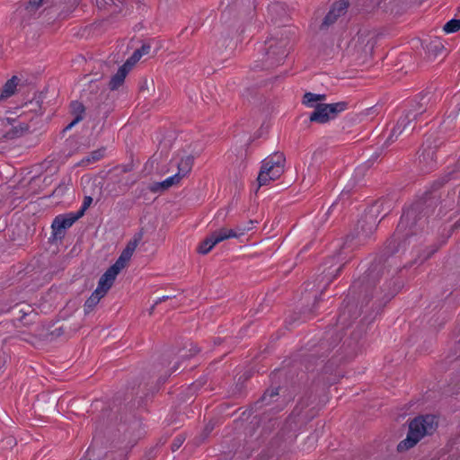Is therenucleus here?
I'll list each match as a JSON object with an SVG mask.
<instances>
[{
  "label": "nucleus",
  "instance_id": "nucleus-1",
  "mask_svg": "<svg viewBox=\"0 0 460 460\" xmlns=\"http://www.w3.org/2000/svg\"><path fill=\"white\" fill-rule=\"evenodd\" d=\"M289 38L288 30L277 31L260 45L258 51L261 58L255 61L253 69H272L283 64L288 56Z\"/></svg>",
  "mask_w": 460,
  "mask_h": 460
},
{
  "label": "nucleus",
  "instance_id": "nucleus-2",
  "mask_svg": "<svg viewBox=\"0 0 460 460\" xmlns=\"http://www.w3.org/2000/svg\"><path fill=\"white\" fill-rule=\"evenodd\" d=\"M437 426L436 417L433 415L415 418L409 425L407 438L398 444V451L413 447L424 436L432 434Z\"/></svg>",
  "mask_w": 460,
  "mask_h": 460
},
{
  "label": "nucleus",
  "instance_id": "nucleus-3",
  "mask_svg": "<svg viewBox=\"0 0 460 460\" xmlns=\"http://www.w3.org/2000/svg\"><path fill=\"white\" fill-rule=\"evenodd\" d=\"M325 100V94L305 93L303 96L302 103L314 109L310 115H335L349 111V109L354 106L345 101L333 103L323 102Z\"/></svg>",
  "mask_w": 460,
  "mask_h": 460
},
{
  "label": "nucleus",
  "instance_id": "nucleus-4",
  "mask_svg": "<svg viewBox=\"0 0 460 460\" xmlns=\"http://www.w3.org/2000/svg\"><path fill=\"white\" fill-rule=\"evenodd\" d=\"M285 156L281 153H275L262 161L257 181L259 187L266 186L270 181L279 179L284 172Z\"/></svg>",
  "mask_w": 460,
  "mask_h": 460
},
{
  "label": "nucleus",
  "instance_id": "nucleus-5",
  "mask_svg": "<svg viewBox=\"0 0 460 460\" xmlns=\"http://www.w3.org/2000/svg\"><path fill=\"white\" fill-rule=\"evenodd\" d=\"M349 7V2L348 0H339L334 2L331 5L329 12L324 16L320 25V30H327L330 26L333 25L339 18L347 13Z\"/></svg>",
  "mask_w": 460,
  "mask_h": 460
},
{
  "label": "nucleus",
  "instance_id": "nucleus-6",
  "mask_svg": "<svg viewBox=\"0 0 460 460\" xmlns=\"http://www.w3.org/2000/svg\"><path fill=\"white\" fill-rule=\"evenodd\" d=\"M25 86H28L27 80L13 75L0 87V103L22 92Z\"/></svg>",
  "mask_w": 460,
  "mask_h": 460
},
{
  "label": "nucleus",
  "instance_id": "nucleus-7",
  "mask_svg": "<svg viewBox=\"0 0 460 460\" xmlns=\"http://www.w3.org/2000/svg\"><path fill=\"white\" fill-rule=\"evenodd\" d=\"M80 217V215L67 214L59 215L55 217L52 222V234L55 239H60L63 237L65 230L73 226V224Z\"/></svg>",
  "mask_w": 460,
  "mask_h": 460
},
{
  "label": "nucleus",
  "instance_id": "nucleus-8",
  "mask_svg": "<svg viewBox=\"0 0 460 460\" xmlns=\"http://www.w3.org/2000/svg\"><path fill=\"white\" fill-rule=\"evenodd\" d=\"M250 226H237L234 229L229 228H220L215 232H213L211 234L214 238V241L216 243H219L225 240H227L229 238H238L241 235H243L247 231L251 230L252 228V222H250Z\"/></svg>",
  "mask_w": 460,
  "mask_h": 460
},
{
  "label": "nucleus",
  "instance_id": "nucleus-9",
  "mask_svg": "<svg viewBox=\"0 0 460 460\" xmlns=\"http://www.w3.org/2000/svg\"><path fill=\"white\" fill-rule=\"evenodd\" d=\"M22 114L26 115L28 113L43 114V113H53L52 110L48 109V105L44 104L42 96L40 94L34 97L29 102H25L21 105Z\"/></svg>",
  "mask_w": 460,
  "mask_h": 460
},
{
  "label": "nucleus",
  "instance_id": "nucleus-10",
  "mask_svg": "<svg viewBox=\"0 0 460 460\" xmlns=\"http://www.w3.org/2000/svg\"><path fill=\"white\" fill-rule=\"evenodd\" d=\"M119 272L120 271L116 270L113 266H111L99 279L96 288L106 295Z\"/></svg>",
  "mask_w": 460,
  "mask_h": 460
},
{
  "label": "nucleus",
  "instance_id": "nucleus-11",
  "mask_svg": "<svg viewBox=\"0 0 460 460\" xmlns=\"http://www.w3.org/2000/svg\"><path fill=\"white\" fill-rule=\"evenodd\" d=\"M429 102V98L428 94H420L414 100L411 102V107L408 111H406L405 115L414 114V115H423L428 111V104Z\"/></svg>",
  "mask_w": 460,
  "mask_h": 460
},
{
  "label": "nucleus",
  "instance_id": "nucleus-12",
  "mask_svg": "<svg viewBox=\"0 0 460 460\" xmlns=\"http://www.w3.org/2000/svg\"><path fill=\"white\" fill-rule=\"evenodd\" d=\"M137 246V241L134 240L129 242L126 248L122 251L121 254L119 255V259L116 261V262L112 265L116 270L121 271L123 270L127 263L131 259L136 248Z\"/></svg>",
  "mask_w": 460,
  "mask_h": 460
},
{
  "label": "nucleus",
  "instance_id": "nucleus-13",
  "mask_svg": "<svg viewBox=\"0 0 460 460\" xmlns=\"http://www.w3.org/2000/svg\"><path fill=\"white\" fill-rule=\"evenodd\" d=\"M131 68L129 61H127L117 71V73L111 78L109 86L111 90H117L125 81V78Z\"/></svg>",
  "mask_w": 460,
  "mask_h": 460
},
{
  "label": "nucleus",
  "instance_id": "nucleus-14",
  "mask_svg": "<svg viewBox=\"0 0 460 460\" xmlns=\"http://www.w3.org/2000/svg\"><path fill=\"white\" fill-rule=\"evenodd\" d=\"M269 15L271 17V20L275 22L280 21L284 22L287 18V12L285 5L281 3H273L268 7Z\"/></svg>",
  "mask_w": 460,
  "mask_h": 460
},
{
  "label": "nucleus",
  "instance_id": "nucleus-15",
  "mask_svg": "<svg viewBox=\"0 0 460 460\" xmlns=\"http://www.w3.org/2000/svg\"><path fill=\"white\" fill-rule=\"evenodd\" d=\"M426 51L429 57L437 58L440 56L445 51V47L442 40L438 38L431 40L426 45Z\"/></svg>",
  "mask_w": 460,
  "mask_h": 460
},
{
  "label": "nucleus",
  "instance_id": "nucleus-16",
  "mask_svg": "<svg viewBox=\"0 0 460 460\" xmlns=\"http://www.w3.org/2000/svg\"><path fill=\"white\" fill-rule=\"evenodd\" d=\"M104 296V293L95 288V290L92 293L90 297L84 303L85 314L91 313Z\"/></svg>",
  "mask_w": 460,
  "mask_h": 460
},
{
  "label": "nucleus",
  "instance_id": "nucleus-17",
  "mask_svg": "<svg viewBox=\"0 0 460 460\" xmlns=\"http://www.w3.org/2000/svg\"><path fill=\"white\" fill-rule=\"evenodd\" d=\"M194 157L190 155L182 156L178 163V172L185 177L191 170Z\"/></svg>",
  "mask_w": 460,
  "mask_h": 460
},
{
  "label": "nucleus",
  "instance_id": "nucleus-18",
  "mask_svg": "<svg viewBox=\"0 0 460 460\" xmlns=\"http://www.w3.org/2000/svg\"><path fill=\"white\" fill-rule=\"evenodd\" d=\"M155 88L153 81L148 82L147 79L143 78L139 83V98L146 99L148 96L153 95Z\"/></svg>",
  "mask_w": 460,
  "mask_h": 460
},
{
  "label": "nucleus",
  "instance_id": "nucleus-19",
  "mask_svg": "<svg viewBox=\"0 0 460 460\" xmlns=\"http://www.w3.org/2000/svg\"><path fill=\"white\" fill-rule=\"evenodd\" d=\"M217 245L212 234L204 239L198 246V252L201 254L208 253Z\"/></svg>",
  "mask_w": 460,
  "mask_h": 460
},
{
  "label": "nucleus",
  "instance_id": "nucleus-20",
  "mask_svg": "<svg viewBox=\"0 0 460 460\" xmlns=\"http://www.w3.org/2000/svg\"><path fill=\"white\" fill-rule=\"evenodd\" d=\"M182 178L184 177L181 175L179 172H177L174 175L166 178L164 181L160 183V185L163 189H168L173 185H177L178 183H180Z\"/></svg>",
  "mask_w": 460,
  "mask_h": 460
},
{
  "label": "nucleus",
  "instance_id": "nucleus-21",
  "mask_svg": "<svg viewBox=\"0 0 460 460\" xmlns=\"http://www.w3.org/2000/svg\"><path fill=\"white\" fill-rule=\"evenodd\" d=\"M105 150L101 148L91 153V155L82 160L81 164H90L99 161L103 157Z\"/></svg>",
  "mask_w": 460,
  "mask_h": 460
},
{
  "label": "nucleus",
  "instance_id": "nucleus-22",
  "mask_svg": "<svg viewBox=\"0 0 460 460\" xmlns=\"http://www.w3.org/2000/svg\"><path fill=\"white\" fill-rule=\"evenodd\" d=\"M447 33L456 32L460 30V19H451L443 27Z\"/></svg>",
  "mask_w": 460,
  "mask_h": 460
},
{
  "label": "nucleus",
  "instance_id": "nucleus-23",
  "mask_svg": "<svg viewBox=\"0 0 460 460\" xmlns=\"http://www.w3.org/2000/svg\"><path fill=\"white\" fill-rule=\"evenodd\" d=\"M408 119L409 117H400L396 127H394L392 130V136H398L403 131L405 126L409 123Z\"/></svg>",
  "mask_w": 460,
  "mask_h": 460
},
{
  "label": "nucleus",
  "instance_id": "nucleus-24",
  "mask_svg": "<svg viewBox=\"0 0 460 460\" xmlns=\"http://www.w3.org/2000/svg\"><path fill=\"white\" fill-rule=\"evenodd\" d=\"M71 115H82L84 112V106L79 102H72L70 104Z\"/></svg>",
  "mask_w": 460,
  "mask_h": 460
},
{
  "label": "nucleus",
  "instance_id": "nucleus-25",
  "mask_svg": "<svg viewBox=\"0 0 460 460\" xmlns=\"http://www.w3.org/2000/svg\"><path fill=\"white\" fill-rule=\"evenodd\" d=\"M99 8H106L107 6L117 5L115 0H96Z\"/></svg>",
  "mask_w": 460,
  "mask_h": 460
},
{
  "label": "nucleus",
  "instance_id": "nucleus-26",
  "mask_svg": "<svg viewBox=\"0 0 460 460\" xmlns=\"http://www.w3.org/2000/svg\"><path fill=\"white\" fill-rule=\"evenodd\" d=\"M93 199L91 197H85L81 210L76 214L83 216L84 212L91 205Z\"/></svg>",
  "mask_w": 460,
  "mask_h": 460
},
{
  "label": "nucleus",
  "instance_id": "nucleus-27",
  "mask_svg": "<svg viewBox=\"0 0 460 460\" xmlns=\"http://www.w3.org/2000/svg\"><path fill=\"white\" fill-rule=\"evenodd\" d=\"M309 120L311 122H317V123H320V124H324V123H327L331 117H309Z\"/></svg>",
  "mask_w": 460,
  "mask_h": 460
},
{
  "label": "nucleus",
  "instance_id": "nucleus-28",
  "mask_svg": "<svg viewBox=\"0 0 460 460\" xmlns=\"http://www.w3.org/2000/svg\"><path fill=\"white\" fill-rule=\"evenodd\" d=\"M233 8L229 6V4L227 5V7L222 12V15H221V20L224 22H228V18H229V15L232 12Z\"/></svg>",
  "mask_w": 460,
  "mask_h": 460
},
{
  "label": "nucleus",
  "instance_id": "nucleus-29",
  "mask_svg": "<svg viewBox=\"0 0 460 460\" xmlns=\"http://www.w3.org/2000/svg\"><path fill=\"white\" fill-rule=\"evenodd\" d=\"M141 57L142 56H141L140 51L138 49H137L134 51L133 55L128 61H129V64L132 66V64L138 61Z\"/></svg>",
  "mask_w": 460,
  "mask_h": 460
},
{
  "label": "nucleus",
  "instance_id": "nucleus-30",
  "mask_svg": "<svg viewBox=\"0 0 460 460\" xmlns=\"http://www.w3.org/2000/svg\"><path fill=\"white\" fill-rule=\"evenodd\" d=\"M117 5L114 6L113 12L119 13L122 10V7L125 5L126 0H115Z\"/></svg>",
  "mask_w": 460,
  "mask_h": 460
},
{
  "label": "nucleus",
  "instance_id": "nucleus-31",
  "mask_svg": "<svg viewBox=\"0 0 460 460\" xmlns=\"http://www.w3.org/2000/svg\"><path fill=\"white\" fill-rule=\"evenodd\" d=\"M42 1L43 0H30L29 6L27 8L32 7L38 9L40 6H41Z\"/></svg>",
  "mask_w": 460,
  "mask_h": 460
},
{
  "label": "nucleus",
  "instance_id": "nucleus-32",
  "mask_svg": "<svg viewBox=\"0 0 460 460\" xmlns=\"http://www.w3.org/2000/svg\"><path fill=\"white\" fill-rule=\"evenodd\" d=\"M367 111L376 114L383 112V111L381 110V106L378 105H374L370 108H367Z\"/></svg>",
  "mask_w": 460,
  "mask_h": 460
},
{
  "label": "nucleus",
  "instance_id": "nucleus-33",
  "mask_svg": "<svg viewBox=\"0 0 460 460\" xmlns=\"http://www.w3.org/2000/svg\"><path fill=\"white\" fill-rule=\"evenodd\" d=\"M150 49H151L150 45L144 44L140 49H138V50L140 51L141 56H143V55L148 54L150 51Z\"/></svg>",
  "mask_w": 460,
  "mask_h": 460
},
{
  "label": "nucleus",
  "instance_id": "nucleus-34",
  "mask_svg": "<svg viewBox=\"0 0 460 460\" xmlns=\"http://www.w3.org/2000/svg\"><path fill=\"white\" fill-rule=\"evenodd\" d=\"M82 117H75V119L66 127V130L70 129L73 126L77 124L81 120Z\"/></svg>",
  "mask_w": 460,
  "mask_h": 460
},
{
  "label": "nucleus",
  "instance_id": "nucleus-35",
  "mask_svg": "<svg viewBox=\"0 0 460 460\" xmlns=\"http://www.w3.org/2000/svg\"><path fill=\"white\" fill-rule=\"evenodd\" d=\"M181 442L182 441L181 438H177L175 443L173 444V449L178 448L181 446Z\"/></svg>",
  "mask_w": 460,
  "mask_h": 460
},
{
  "label": "nucleus",
  "instance_id": "nucleus-36",
  "mask_svg": "<svg viewBox=\"0 0 460 460\" xmlns=\"http://www.w3.org/2000/svg\"><path fill=\"white\" fill-rule=\"evenodd\" d=\"M149 106H151L150 103L143 105L141 111L142 112H146V111H150V107Z\"/></svg>",
  "mask_w": 460,
  "mask_h": 460
},
{
  "label": "nucleus",
  "instance_id": "nucleus-37",
  "mask_svg": "<svg viewBox=\"0 0 460 460\" xmlns=\"http://www.w3.org/2000/svg\"><path fill=\"white\" fill-rule=\"evenodd\" d=\"M64 189H66V187H61V186H60V187H58V189H56L55 192H57V193H60V192H62V191L64 190Z\"/></svg>",
  "mask_w": 460,
  "mask_h": 460
},
{
  "label": "nucleus",
  "instance_id": "nucleus-38",
  "mask_svg": "<svg viewBox=\"0 0 460 460\" xmlns=\"http://www.w3.org/2000/svg\"><path fill=\"white\" fill-rule=\"evenodd\" d=\"M456 107H457V113H460V101H457L456 102Z\"/></svg>",
  "mask_w": 460,
  "mask_h": 460
},
{
  "label": "nucleus",
  "instance_id": "nucleus-39",
  "mask_svg": "<svg viewBox=\"0 0 460 460\" xmlns=\"http://www.w3.org/2000/svg\"><path fill=\"white\" fill-rule=\"evenodd\" d=\"M278 394V392L277 391H270V396H274V395H277Z\"/></svg>",
  "mask_w": 460,
  "mask_h": 460
}]
</instances>
